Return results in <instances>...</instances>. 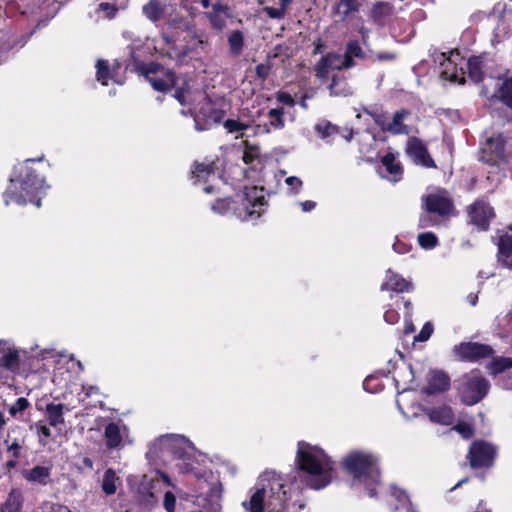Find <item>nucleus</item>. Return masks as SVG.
Here are the masks:
<instances>
[{
	"mask_svg": "<svg viewBox=\"0 0 512 512\" xmlns=\"http://www.w3.org/2000/svg\"><path fill=\"white\" fill-rule=\"evenodd\" d=\"M428 415L432 422L441 425H451L454 420L453 410L449 406L433 408L430 410Z\"/></svg>",
	"mask_w": 512,
	"mask_h": 512,
	"instance_id": "nucleus-29",
	"label": "nucleus"
},
{
	"mask_svg": "<svg viewBox=\"0 0 512 512\" xmlns=\"http://www.w3.org/2000/svg\"><path fill=\"white\" fill-rule=\"evenodd\" d=\"M241 505L245 512H288L290 508L298 512L305 507L301 500L291 502L290 488L275 471L263 472Z\"/></svg>",
	"mask_w": 512,
	"mask_h": 512,
	"instance_id": "nucleus-1",
	"label": "nucleus"
},
{
	"mask_svg": "<svg viewBox=\"0 0 512 512\" xmlns=\"http://www.w3.org/2000/svg\"><path fill=\"white\" fill-rule=\"evenodd\" d=\"M261 154L260 147L255 144H251L248 141L244 142L243 162L246 165L254 166L255 163L260 164Z\"/></svg>",
	"mask_w": 512,
	"mask_h": 512,
	"instance_id": "nucleus-36",
	"label": "nucleus"
},
{
	"mask_svg": "<svg viewBox=\"0 0 512 512\" xmlns=\"http://www.w3.org/2000/svg\"><path fill=\"white\" fill-rule=\"evenodd\" d=\"M232 204L233 197L218 198L212 203L211 209L215 213L227 215L232 213Z\"/></svg>",
	"mask_w": 512,
	"mask_h": 512,
	"instance_id": "nucleus-41",
	"label": "nucleus"
},
{
	"mask_svg": "<svg viewBox=\"0 0 512 512\" xmlns=\"http://www.w3.org/2000/svg\"><path fill=\"white\" fill-rule=\"evenodd\" d=\"M314 130L322 139H327L333 135L340 133V127L332 124L330 121L324 120L314 126Z\"/></svg>",
	"mask_w": 512,
	"mask_h": 512,
	"instance_id": "nucleus-39",
	"label": "nucleus"
},
{
	"mask_svg": "<svg viewBox=\"0 0 512 512\" xmlns=\"http://www.w3.org/2000/svg\"><path fill=\"white\" fill-rule=\"evenodd\" d=\"M492 98L498 99L504 106L512 111V76L502 81L492 95Z\"/></svg>",
	"mask_w": 512,
	"mask_h": 512,
	"instance_id": "nucleus-27",
	"label": "nucleus"
},
{
	"mask_svg": "<svg viewBox=\"0 0 512 512\" xmlns=\"http://www.w3.org/2000/svg\"><path fill=\"white\" fill-rule=\"evenodd\" d=\"M277 100L281 103H284L286 105H293L294 104V99L293 97L287 93V92H279L277 94Z\"/></svg>",
	"mask_w": 512,
	"mask_h": 512,
	"instance_id": "nucleus-63",
	"label": "nucleus"
},
{
	"mask_svg": "<svg viewBox=\"0 0 512 512\" xmlns=\"http://www.w3.org/2000/svg\"><path fill=\"white\" fill-rule=\"evenodd\" d=\"M98 11L104 12L106 18L113 19L118 12V8L115 4L102 2L98 5Z\"/></svg>",
	"mask_w": 512,
	"mask_h": 512,
	"instance_id": "nucleus-53",
	"label": "nucleus"
},
{
	"mask_svg": "<svg viewBox=\"0 0 512 512\" xmlns=\"http://www.w3.org/2000/svg\"><path fill=\"white\" fill-rule=\"evenodd\" d=\"M217 161H195L191 166V178L194 180V183L207 182L209 177L218 170Z\"/></svg>",
	"mask_w": 512,
	"mask_h": 512,
	"instance_id": "nucleus-19",
	"label": "nucleus"
},
{
	"mask_svg": "<svg viewBox=\"0 0 512 512\" xmlns=\"http://www.w3.org/2000/svg\"><path fill=\"white\" fill-rule=\"evenodd\" d=\"M223 125H224V128L229 133L244 131L248 128L247 124H245L239 120H234V119L225 120Z\"/></svg>",
	"mask_w": 512,
	"mask_h": 512,
	"instance_id": "nucleus-49",
	"label": "nucleus"
},
{
	"mask_svg": "<svg viewBox=\"0 0 512 512\" xmlns=\"http://www.w3.org/2000/svg\"><path fill=\"white\" fill-rule=\"evenodd\" d=\"M174 98L181 104H186V94L189 92V87L187 83H184L182 86L175 87Z\"/></svg>",
	"mask_w": 512,
	"mask_h": 512,
	"instance_id": "nucleus-54",
	"label": "nucleus"
},
{
	"mask_svg": "<svg viewBox=\"0 0 512 512\" xmlns=\"http://www.w3.org/2000/svg\"><path fill=\"white\" fill-rule=\"evenodd\" d=\"M64 404L48 403L45 408V416L49 426L57 427L63 425L64 420Z\"/></svg>",
	"mask_w": 512,
	"mask_h": 512,
	"instance_id": "nucleus-26",
	"label": "nucleus"
},
{
	"mask_svg": "<svg viewBox=\"0 0 512 512\" xmlns=\"http://www.w3.org/2000/svg\"><path fill=\"white\" fill-rule=\"evenodd\" d=\"M29 406H30V403H29L28 399L25 397H20L9 408V414L14 417L18 413L25 411Z\"/></svg>",
	"mask_w": 512,
	"mask_h": 512,
	"instance_id": "nucleus-50",
	"label": "nucleus"
},
{
	"mask_svg": "<svg viewBox=\"0 0 512 512\" xmlns=\"http://www.w3.org/2000/svg\"><path fill=\"white\" fill-rule=\"evenodd\" d=\"M51 467L34 466L23 471V477L30 483H37L45 486L50 483Z\"/></svg>",
	"mask_w": 512,
	"mask_h": 512,
	"instance_id": "nucleus-23",
	"label": "nucleus"
},
{
	"mask_svg": "<svg viewBox=\"0 0 512 512\" xmlns=\"http://www.w3.org/2000/svg\"><path fill=\"white\" fill-rule=\"evenodd\" d=\"M24 439L19 440L18 438H14L11 444L7 445V453L13 458H21L23 456Z\"/></svg>",
	"mask_w": 512,
	"mask_h": 512,
	"instance_id": "nucleus-47",
	"label": "nucleus"
},
{
	"mask_svg": "<svg viewBox=\"0 0 512 512\" xmlns=\"http://www.w3.org/2000/svg\"><path fill=\"white\" fill-rule=\"evenodd\" d=\"M453 429L461 435L463 439H471L474 434L475 430L472 424L465 422V421H459Z\"/></svg>",
	"mask_w": 512,
	"mask_h": 512,
	"instance_id": "nucleus-46",
	"label": "nucleus"
},
{
	"mask_svg": "<svg viewBox=\"0 0 512 512\" xmlns=\"http://www.w3.org/2000/svg\"><path fill=\"white\" fill-rule=\"evenodd\" d=\"M384 320L388 323V324H395L399 321L400 319V315L399 313L394 310V309H388L384 312Z\"/></svg>",
	"mask_w": 512,
	"mask_h": 512,
	"instance_id": "nucleus-59",
	"label": "nucleus"
},
{
	"mask_svg": "<svg viewBox=\"0 0 512 512\" xmlns=\"http://www.w3.org/2000/svg\"><path fill=\"white\" fill-rule=\"evenodd\" d=\"M451 380L449 375L442 370L431 371L427 385L423 388L426 395H435L438 393L446 392L450 389Z\"/></svg>",
	"mask_w": 512,
	"mask_h": 512,
	"instance_id": "nucleus-15",
	"label": "nucleus"
},
{
	"mask_svg": "<svg viewBox=\"0 0 512 512\" xmlns=\"http://www.w3.org/2000/svg\"><path fill=\"white\" fill-rule=\"evenodd\" d=\"M20 350L7 340L0 339V380L3 384L14 381L19 370Z\"/></svg>",
	"mask_w": 512,
	"mask_h": 512,
	"instance_id": "nucleus-9",
	"label": "nucleus"
},
{
	"mask_svg": "<svg viewBox=\"0 0 512 512\" xmlns=\"http://www.w3.org/2000/svg\"><path fill=\"white\" fill-rule=\"evenodd\" d=\"M407 155L413 159L416 164L427 168H436L437 165L431 157L427 146L418 137H410L406 146Z\"/></svg>",
	"mask_w": 512,
	"mask_h": 512,
	"instance_id": "nucleus-14",
	"label": "nucleus"
},
{
	"mask_svg": "<svg viewBox=\"0 0 512 512\" xmlns=\"http://www.w3.org/2000/svg\"><path fill=\"white\" fill-rule=\"evenodd\" d=\"M295 464L301 482L308 488L320 490L332 481L335 462L317 446H312L303 440L299 441Z\"/></svg>",
	"mask_w": 512,
	"mask_h": 512,
	"instance_id": "nucleus-3",
	"label": "nucleus"
},
{
	"mask_svg": "<svg viewBox=\"0 0 512 512\" xmlns=\"http://www.w3.org/2000/svg\"><path fill=\"white\" fill-rule=\"evenodd\" d=\"M143 15L153 23L159 22L165 13V4L159 0H149L142 7Z\"/></svg>",
	"mask_w": 512,
	"mask_h": 512,
	"instance_id": "nucleus-28",
	"label": "nucleus"
},
{
	"mask_svg": "<svg viewBox=\"0 0 512 512\" xmlns=\"http://www.w3.org/2000/svg\"><path fill=\"white\" fill-rule=\"evenodd\" d=\"M392 495L397 502L394 506L395 512H416L410 497L405 490L394 488Z\"/></svg>",
	"mask_w": 512,
	"mask_h": 512,
	"instance_id": "nucleus-31",
	"label": "nucleus"
},
{
	"mask_svg": "<svg viewBox=\"0 0 512 512\" xmlns=\"http://www.w3.org/2000/svg\"><path fill=\"white\" fill-rule=\"evenodd\" d=\"M452 354L457 361L475 363L492 357L494 349L488 344L468 341L454 345Z\"/></svg>",
	"mask_w": 512,
	"mask_h": 512,
	"instance_id": "nucleus-10",
	"label": "nucleus"
},
{
	"mask_svg": "<svg viewBox=\"0 0 512 512\" xmlns=\"http://www.w3.org/2000/svg\"><path fill=\"white\" fill-rule=\"evenodd\" d=\"M468 76L474 83H480L484 79L483 61L480 56H472L467 61Z\"/></svg>",
	"mask_w": 512,
	"mask_h": 512,
	"instance_id": "nucleus-32",
	"label": "nucleus"
},
{
	"mask_svg": "<svg viewBox=\"0 0 512 512\" xmlns=\"http://www.w3.org/2000/svg\"><path fill=\"white\" fill-rule=\"evenodd\" d=\"M418 243L421 248L429 250L438 245V238L433 232H424L418 235Z\"/></svg>",
	"mask_w": 512,
	"mask_h": 512,
	"instance_id": "nucleus-45",
	"label": "nucleus"
},
{
	"mask_svg": "<svg viewBox=\"0 0 512 512\" xmlns=\"http://www.w3.org/2000/svg\"><path fill=\"white\" fill-rule=\"evenodd\" d=\"M117 476L112 468L105 471L102 482V490L106 495H113L116 493V482Z\"/></svg>",
	"mask_w": 512,
	"mask_h": 512,
	"instance_id": "nucleus-40",
	"label": "nucleus"
},
{
	"mask_svg": "<svg viewBox=\"0 0 512 512\" xmlns=\"http://www.w3.org/2000/svg\"><path fill=\"white\" fill-rule=\"evenodd\" d=\"M42 160L43 157L38 159L28 158L22 164L14 166L9 178L10 185L2 195L6 206L11 203L20 206L32 203L38 208L41 207V191L49 186L46 185L44 176L38 173L30 164Z\"/></svg>",
	"mask_w": 512,
	"mask_h": 512,
	"instance_id": "nucleus-2",
	"label": "nucleus"
},
{
	"mask_svg": "<svg viewBox=\"0 0 512 512\" xmlns=\"http://www.w3.org/2000/svg\"><path fill=\"white\" fill-rule=\"evenodd\" d=\"M489 381L483 376H473L467 379L461 388V400L464 404L472 406L480 402L488 393Z\"/></svg>",
	"mask_w": 512,
	"mask_h": 512,
	"instance_id": "nucleus-11",
	"label": "nucleus"
},
{
	"mask_svg": "<svg viewBox=\"0 0 512 512\" xmlns=\"http://www.w3.org/2000/svg\"><path fill=\"white\" fill-rule=\"evenodd\" d=\"M163 504L167 512L175 511L176 497L171 491L165 492Z\"/></svg>",
	"mask_w": 512,
	"mask_h": 512,
	"instance_id": "nucleus-56",
	"label": "nucleus"
},
{
	"mask_svg": "<svg viewBox=\"0 0 512 512\" xmlns=\"http://www.w3.org/2000/svg\"><path fill=\"white\" fill-rule=\"evenodd\" d=\"M342 56L335 52H329L322 56L314 67L315 75L321 80L328 78L329 70L336 69L337 65H334L335 61H340Z\"/></svg>",
	"mask_w": 512,
	"mask_h": 512,
	"instance_id": "nucleus-22",
	"label": "nucleus"
},
{
	"mask_svg": "<svg viewBox=\"0 0 512 512\" xmlns=\"http://www.w3.org/2000/svg\"><path fill=\"white\" fill-rule=\"evenodd\" d=\"M498 254L499 259H502L508 267V264L512 263V260L508 262V259L512 257V234L501 236L498 243Z\"/></svg>",
	"mask_w": 512,
	"mask_h": 512,
	"instance_id": "nucleus-37",
	"label": "nucleus"
},
{
	"mask_svg": "<svg viewBox=\"0 0 512 512\" xmlns=\"http://www.w3.org/2000/svg\"><path fill=\"white\" fill-rule=\"evenodd\" d=\"M24 504V496L20 489L13 488L6 500L0 506V512H21Z\"/></svg>",
	"mask_w": 512,
	"mask_h": 512,
	"instance_id": "nucleus-24",
	"label": "nucleus"
},
{
	"mask_svg": "<svg viewBox=\"0 0 512 512\" xmlns=\"http://www.w3.org/2000/svg\"><path fill=\"white\" fill-rule=\"evenodd\" d=\"M104 439L107 448L114 449L120 446L122 435L118 424L110 422L105 426Z\"/></svg>",
	"mask_w": 512,
	"mask_h": 512,
	"instance_id": "nucleus-30",
	"label": "nucleus"
},
{
	"mask_svg": "<svg viewBox=\"0 0 512 512\" xmlns=\"http://www.w3.org/2000/svg\"><path fill=\"white\" fill-rule=\"evenodd\" d=\"M135 71L145 77L155 91L166 93L177 85L178 77L173 69L158 62L135 61Z\"/></svg>",
	"mask_w": 512,
	"mask_h": 512,
	"instance_id": "nucleus-6",
	"label": "nucleus"
},
{
	"mask_svg": "<svg viewBox=\"0 0 512 512\" xmlns=\"http://www.w3.org/2000/svg\"><path fill=\"white\" fill-rule=\"evenodd\" d=\"M291 2L292 0H280L279 8L266 6L263 8V12L271 19H283L286 14L287 7Z\"/></svg>",
	"mask_w": 512,
	"mask_h": 512,
	"instance_id": "nucleus-42",
	"label": "nucleus"
},
{
	"mask_svg": "<svg viewBox=\"0 0 512 512\" xmlns=\"http://www.w3.org/2000/svg\"><path fill=\"white\" fill-rule=\"evenodd\" d=\"M393 250L398 254H406L411 250V246L399 239H396L393 244Z\"/></svg>",
	"mask_w": 512,
	"mask_h": 512,
	"instance_id": "nucleus-60",
	"label": "nucleus"
},
{
	"mask_svg": "<svg viewBox=\"0 0 512 512\" xmlns=\"http://www.w3.org/2000/svg\"><path fill=\"white\" fill-rule=\"evenodd\" d=\"M343 470L365 486L370 497L377 496V487L381 482L379 459L372 453L360 450L349 452L341 462Z\"/></svg>",
	"mask_w": 512,
	"mask_h": 512,
	"instance_id": "nucleus-4",
	"label": "nucleus"
},
{
	"mask_svg": "<svg viewBox=\"0 0 512 512\" xmlns=\"http://www.w3.org/2000/svg\"><path fill=\"white\" fill-rule=\"evenodd\" d=\"M441 65L444 67V69L441 73L444 78L450 79V80L457 79V75L454 72L456 65L452 62V60L450 58L445 59V61L443 63H441Z\"/></svg>",
	"mask_w": 512,
	"mask_h": 512,
	"instance_id": "nucleus-51",
	"label": "nucleus"
},
{
	"mask_svg": "<svg viewBox=\"0 0 512 512\" xmlns=\"http://www.w3.org/2000/svg\"><path fill=\"white\" fill-rule=\"evenodd\" d=\"M433 331H434V328H433L432 323L426 322L422 326L420 332L415 336V341H419V342L427 341L433 334Z\"/></svg>",
	"mask_w": 512,
	"mask_h": 512,
	"instance_id": "nucleus-52",
	"label": "nucleus"
},
{
	"mask_svg": "<svg viewBox=\"0 0 512 512\" xmlns=\"http://www.w3.org/2000/svg\"><path fill=\"white\" fill-rule=\"evenodd\" d=\"M96 77L102 85H108V81L111 78L110 68L107 60H98L96 65Z\"/></svg>",
	"mask_w": 512,
	"mask_h": 512,
	"instance_id": "nucleus-44",
	"label": "nucleus"
},
{
	"mask_svg": "<svg viewBox=\"0 0 512 512\" xmlns=\"http://www.w3.org/2000/svg\"><path fill=\"white\" fill-rule=\"evenodd\" d=\"M413 289V284L410 281L391 269L386 271L385 280L380 286L381 291H393L396 293L411 292Z\"/></svg>",
	"mask_w": 512,
	"mask_h": 512,
	"instance_id": "nucleus-16",
	"label": "nucleus"
},
{
	"mask_svg": "<svg viewBox=\"0 0 512 512\" xmlns=\"http://www.w3.org/2000/svg\"><path fill=\"white\" fill-rule=\"evenodd\" d=\"M381 163L386 168V171L392 175L395 180L401 178L403 174V167L401 163L395 162V155L392 152H388L381 159Z\"/></svg>",
	"mask_w": 512,
	"mask_h": 512,
	"instance_id": "nucleus-34",
	"label": "nucleus"
},
{
	"mask_svg": "<svg viewBox=\"0 0 512 512\" xmlns=\"http://www.w3.org/2000/svg\"><path fill=\"white\" fill-rule=\"evenodd\" d=\"M229 53L233 57H238L242 54L245 47L244 34L241 30H233L228 35Z\"/></svg>",
	"mask_w": 512,
	"mask_h": 512,
	"instance_id": "nucleus-33",
	"label": "nucleus"
},
{
	"mask_svg": "<svg viewBox=\"0 0 512 512\" xmlns=\"http://www.w3.org/2000/svg\"><path fill=\"white\" fill-rule=\"evenodd\" d=\"M422 207L429 214H437L441 217H445L452 213L454 204L447 196L430 193L422 197Z\"/></svg>",
	"mask_w": 512,
	"mask_h": 512,
	"instance_id": "nucleus-13",
	"label": "nucleus"
},
{
	"mask_svg": "<svg viewBox=\"0 0 512 512\" xmlns=\"http://www.w3.org/2000/svg\"><path fill=\"white\" fill-rule=\"evenodd\" d=\"M285 182L295 194L298 193L303 184L301 179L296 176L287 177Z\"/></svg>",
	"mask_w": 512,
	"mask_h": 512,
	"instance_id": "nucleus-58",
	"label": "nucleus"
},
{
	"mask_svg": "<svg viewBox=\"0 0 512 512\" xmlns=\"http://www.w3.org/2000/svg\"><path fill=\"white\" fill-rule=\"evenodd\" d=\"M228 7L221 3H215L212 5V10L206 13V16L210 22L211 27L216 31H222L226 26V20L221 15L227 13Z\"/></svg>",
	"mask_w": 512,
	"mask_h": 512,
	"instance_id": "nucleus-25",
	"label": "nucleus"
},
{
	"mask_svg": "<svg viewBox=\"0 0 512 512\" xmlns=\"http://www.w3.org/2000/svg\"><path fill=\"white\" fill-rule=\"evenodd\" d=\"M511 157L512 153L506 150V138L502 133L487 138L480 148L479 160L492 167L508 165Z\"/></svg>",
	"mask_w": 512,
	"mask_h": 512,
	"instance_id": "nucleus-7",
	"label": "nucleus"
},
{
	"mask_svg": "<svg viewBox=\"0 0 512 512\" xmlns=\"http://www.w3.org/2000/svg\"><path fill=\"white\" fill-rule=\"evenodd\" d=\"M374 123L381 128L383 132H387L386 126L388 121H386V117L384 113H370Z\"/></svg>",
	"mask_w": 512,
	"mask_h": 512,
	"instance_id": "nucleus-57",
	"label": "nucleus"
},
{
	"mask_svg": "<svg viewBox=\"0 0 512 512\" xmlns=\"http://www.w3.org/2000/svg\"><path fill=\"white\" fill-rule=\"evenodd\" d=\"M360 3L358 0H337L335 4V13L341 15L342 20L346 19L351 13L358 12Z\"/></svg>",
	"mask_w": 512,
	"mask_h": 512,
	"instance_id": "nucleus-35",
	"label": "nucleus"
},
{
	"mask_svg": "<svg viewBox=\"0 0 512 512\" xmlns=\"http://www.w3.org/2000/svg\"><path fill=\"white\" fill-rule=\"evenodd\" d=\"M285 110L283 107L273 108L268 112L269 124L274 129H282L285 126Z\"/></svg>",
	"mask_w": 512,
	"mask_h": 512,
	"instance_id": "nucleus-43",
	"label": "nucleus"
},
{
	"mask_svg": "<svg viewBox=\"0 0 512 512\" xmlns=\"http://www.w3.org/2000/svg\"><path fill=\"white\" fill-rule=\"evenodd\" d=\"M42 360L36 356L20 352L19 370L17 376L27 378L31 374L38 373L42 369Z\"/></svg>",
	"mask_w": 512,
	"mask_h": 512,
	"instance_id": "nucleus-20",
	"label": "nucleus"
},
{
	"mask_svg": "<svg viewBox=\"0 0 512 512\" xmlns=\"http://www.w3.org/2000/svg\"><path fill=\"white\" fill-rule=\"evenodd\" d=\"M394 14V6L388 2H376L370 10L369 17L379 27L386 26Z\"/></svg>",
	"mask_w": 512,
	"mask_h": 512,
	"instance_id": "nucleus-18",
	"label": "nucleus"
},
{
	"mask_svg": "<svg viewBox=\"0 0 512 512\" xmlns=\"http://www.w3.org/2000/svg\"><path fill=\"white\" fill-rule=\"evenodd\" d=\"M313 51H312V54L313 55H317V54H321L323 53V51L325 50V44L322 40L321 37H318L317 39H315L313 41Z\"/></svg>",
	"mask_w": 512,
	"mask_h": 512,
	"instance_id": "nucleus-62",
	"label": "nucleus"
},
{
	"mask_svg": "<svg viewBox=\"0 0 512 512\" xmlns=\"http://www.w3.org/2000/svg\"><path fill=\"white\" fill-rule=\"evenodd\" d=\"M498 448L485 440H474L468 449L467 460L471 469H490L497 457Z\"/></svg>",
	"mask_w": 512,
	"mask_h": 512,
	"instance_id": "nucleus-8",
	"label": "nucleus"
},
{
	"mask_svg": "<svg viewBox=\"0 0 512 512\" xmlns=\"http://www.w3.org/2000/svg\"><path fill=\"white\" fill-rule=\"evenodd\" d=\"M433 225V221L429 215V213L421 215L419 217L418 227L419 228H427L429 226Z\"/></svg>",
	"mask_w": 512,
	"mask_h": 512,
	"instance_id": "nucleus-64",
	"label": "nucleus"
},
{
	"mask_svg": "<svg viewBox=\"0 0 512 512\" xmlns=\"http://www.w3.org/2000/svg\"><path fill=\"white\" fill-rule=\"evenodd\" d=\"M488 368L490 370V373L494 376L501 374L504 371L512 368V357H493Z\"/></svg>",
	"mask_w": 512,
	"mask_h": 512,
	"instance_id": "nucleus-38",
	"label": "nucleus"
},
{
	"mask_svg": "<svg viewBox=\"0 0 512 512\" xmlns=\"http://www.w3.org/2000/svg\"><path fill=\"white\" fill-rule=\"evenodd\" d=\"M411 114L408 109H400L393 114L392 121L388 122L386 126L387 132L393 135H408L410 128L404 123V119Z\"/></svg>",
	"mask_w": 512,
	"mask_h": 512,
	"instance_id": "nucleus-21",
	"label": "nucleus"
},
{
	"mask_svg": "<svg viewBox=\"0 0 512 512\" xmlns=\"http://www.w3.org/2000/svg\"><path fill=\"white\" fill-rule=\"evenodd\" d=\"M270 71H271L270 63H261V64H258L255 68V73H256L257 77L262 81H265L268 78Z\"/></svg>",
	"mask_w": 512,
	"mask_h": 512,
	"instance_id": "nucleus-55",
	"label": "nucleus"
},
{
	"mask_svg": "<svg viewBox=\"0 0 512 512\" xmlns=\"http://www.w3.org/2000/svg\"><path fill=\"white\" fill-rule=\"evenodd\" d=\"M366 54L357 39L349 40L346 44L343 60L336 66L337 70L350 69L356 65L354 58L364 59Z\"/></svg>",
	"mask_w": 512,
	"mask_h": 512,
	"instance_id": "nucleus-17",
	"label": "nucleus"
},
{
	"mask_svg": "<svg viewBox=\"0 0 512 512\" xmlns=\"http://www.w3.org/2000/svg\"><path fill=\"white\" fill-rule=\"evenodd\" d=\"M375 57L380 62L393 61L396 59V54L394 52H389V51H380V52L376 53Z\"/></svg>",
	"mask_w": 512,
	"mask_h": 512,
	"instance_id": "nucleus-61",
	"label": "nucleus"
},
{
	"mask_svg": "<svg viewBox=\"0 0 512 512\" xmlns=\"http://www.w3.org/2000/svg\"><path fill=\"white\" fill-rule=\"evenodd\" d=\"M263 189L257 186L245 187L233 196L232 214L241 220L259 218L266 204Z\"/></svg>",
	"mask_w": 512,
	"mask_h": 512,
	"instance_id": "nucleus-5",
	"label": "nucleus"
},
{
	"mask_svg": "<svg viewBox=\"0 0 512 512\" xmlns=\"http://www.w3.org/2000/svg\"><path fill=\"white\" fill-rule=\"evenodd\" d=\"M340 85H346L345 78L333 75L329 85L330 94L335 96L343 94L344 89L340 88Z\"/></svg>",
	"mask_w": 512,
	"mask_h": 512,
	"instance_id": "nucleus-48",
	"label": "nucleus"
},
{
	"mask_svg": "<svg viewBox=\"0 0 512 512\" xmlns=\"http://www.w3.org/2000/svg\"><path fill=\"white\" fill-rule=\"evenodd\" d=\"M468 216L470 223L475 225L478 230L487 231L491 219L495 217V212L489 203L478 199L468 207Z\"/></svg>",
	"mask_w": 512,
	"mask_h": 512,
	"instance_id": "nucleus-12",
	"label": "nucleus"
}]
</instances>
